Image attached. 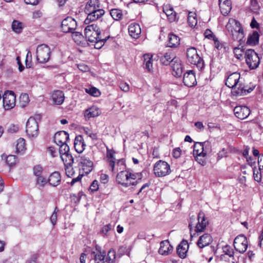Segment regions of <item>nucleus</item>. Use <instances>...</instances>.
<instances>
[{
  "label": "nucleus",
  "instance_id": "f257e3e1",
  "mask_svg": "<svg viewBox=\"0 0 263 263\" xmlns=\"http://www.w3.org/2000/svg\"><path fill=\"white\" fill-rule=\"evenodd\" d=\"M186 55L188 62L194 65H196L199 70H201L204 67V61L198 54L196 49L195 47H190L187 49Z\"/></svg>",
  "mask_w": 263,
  "mask_h": 263
},
{
  "label": "nucleus",
  "instance_id": "f03ea898",
  "mask_svg": "<svg viewBox=\"0 0 263 263\" xmlns=\"http://www.w3.org/2000/svg\"><path fill=\"white\" fill-rule=\"evenodd\" d=\"M84 31L85 37L90 43H94L102 37L99 27L95 24L86 26Z\"/></svg>",
  "mask_w": 263,
  "mask_h": 263
},
{
  "label": "nucleus",
  "instance_id": "7ed1b4c3",
  "mask_svg": "<svg viewBox=\"0 0 263 263\" xmlns=\"http://www.w3.org/2000/svg\"><path fill=\"white\" fill-rule=\"evenodd\" d=\"M36 53L37 61L42 64L46 63L50 59V48L46 44L39 45L36 48Z\"/></svg>",
  "mask_w": 263,
  "mask_h": 263
},
{
  "label": "nucleus",
  "instance_id": "20e7f679",
  "mask_svg": "<svg viewBox=\"0 0 263 263\" xmlns=\"http://www.w3.org/2000/svg\"><path fill=\"white\" fill-rule=\"evenodd\" d=\"M154 174L157 177H164L171 173L170 165L164 161L159 160L154 165Z\"/></svg>",
  "mask_w": 263,
  "mask_h": 263
},
{
  "label": "nucleus",
  "instance_id": "39448f33",
  "mask_svg": "<svg viewBox=\"0 0 263 263\" xmlns=\"http://www.w3.org/2000/svg\"><path fill=\"white\" fill-rule=\"evenodd\" d=\"M247 64L250 69H255L258 67L260 60L258 54L253 49H248L245 52Z\"/></svg>",
  "mask_w": 263,
  "mask_h": 263
},
{
  "label": "nucleus",
  "instance_id": "423d86ee",
  "mask_svg": "<svg viewBox=\"0 0 263 263\" xmlns=\"http://www.w3.org/2000/svg\"><path fill=\"white\" fill-rule=\"evenodd\" d=\"M26 132L30 138L37 137L39 134V124L36 119L30 117L26 123Z\"/></svg>",
  "mask_w": 263,
  "mask_h": 263
},
{
  "label": "nucleus",
  "instance_id": "0eeeda50",
  "mask_svg": "<svg viewBox=\"0 0 263 263\" xmlns=\"http://www.w3.org/2000/svg\"><path fill=\"white\" fill-rule=\"evenodd\" d=\"M77 161L79 163L82 170L86 174H88L92 171L93 163L87 157L85 156H79L77 157Z\"/></svg>",
  "mask_w": 263,
  "mask_h": 263
},
{
  "label": "nucleus",
  "instance_id": "6e6552de",
  "mask_svg": "<svg viewBox=\"0 0 263 263\" xmlns=\"http://www.w3.org/2000/svg\"><path fill=\"white\" fill-rule=\"evenodd\" d=\"M233 245L236 251L241 254L245 253L248 248V241L246 237L243 235L237 236L234 240Z\"/></svg>",
  "mask_w": 263,
  "mask_h": 263
},
{
  "label": "nucleus",
  "instance_id": "1a4fd4ad",
  "mask_svg": "<svg viewBox=\"0 0 263 263\" xmlns=\"http://www.w3.org/2000/svg\"><path fill=\"white\" fill-rule=\"evenodd\" d=\"M3 106L6 110H9L15 105V95L12 91L7 90L3 95Z\"/></svg>",
  "mask_w": 263,
  "mask_h": 263
},
{
  "label": "nucleus",
  "instance_id": "9d476101",
  "mask_svg": "<svg viewBox=\"0 0 263 263\" xmlns=\"http://www.w3.org/2000/svg\"><path fill=\"white\" fill-rule=\"evenodd\" d=\"M76 27L77 22L71 17H67L62 22L61 29L63 32H72Z\"/></svg>",
  "mask_w": 263,
  "mask_h": 263
},
{
  "label": "nucleus",
  "instance_id": "9b49d317",
  "mask_svg": "<svg viewBox=\"0 0 263 263\" xmlns=\"http://www.w3.org/2000/svg\"><path fill=\"white\" fill-rule=\"evenodd\" d=\"M158 57L161 63L164 65H170L172 63L176 62L177 58L172 51L165 53L160 52L158 53Z\"/></svg>",
  "mask_w": 263,
  "mask_h": 263
},
{
  "label": "nucleus",
  "instance_id": "f8f14e48",
  "mask_svg": "<svg viewBox=\"0 0 263 263\" xmlns=\"http://www.w3.org/2000/svg\"><path fill=\"white\" fill-rule=\"evenodd\" d=\"M234 112L236 117L242 120L249 116L250 110L246 106H237L234 108Z\"/></svg>",
  "mask_w": 263,
  "mask_h": 263
},
{
  "label": "nucleus",
  "instance_id": "ddd939ff",
  "mask_svg": "<svg viewBox=\"0 0 263 263\" xmlns=\"http://www.w3.org/2000/svg\"><path fill=\"white\" fill-rule=\"evenodd\" d=\"M105 13V11L102 9H99L94 11L87 12V16L84 21L86 24H89L91 22H93L99 19Z\"/></svg>",
  "mask_w": 263,
  "mask_h": 263
},
{
  "label": "nucleus",
  "instance_id": "4468645a",
  "mask_svg": "<svg viewBox=\"0 0 263 263\" xmlns=\"http://www.w3.org/2000/svg\"><path fill=\"white\" fill-rule=\"evenodd\" d=\"M226 28L230 33H232L234 31H239L240 30L242 31L243 30L239 22L233 18H230L229 20Z\"/></svg>",
  "mask_w": 263,
  "mask_h": 263
},
{
  "label": "nucleus",
  "instance_id": "2eb2a0df",
  "mask_svg": "<svg viewBox=\"0 0 263 263\" xmlns=\"http://www.w3.org/2000/svg\"><path fill=\"white\" fill-rule=\"evenodd\" d=\"M198 222L196 226L195 231L197 233L203 232L206 226L209 224L203 212L201 211L198 213Z\"/></svg>",
  "mask_w": 263,
  "mask_h": 263
},
{
  "label": "nucleus",
  "instance_id": "dca6fc26",
  "mask_svg": "<svg viewBox=\"0 0 263 263\" xmlns=\"http://www.w3.org/2000/svg\"><path fill=\"white\" fill-rule=\"evenodd\" d=\"M183 82L187 87H192L196 84L195 72L193 70H189L184 73Z\"/></svg>",
  "mask_w": 263,
  "mask_h": 263
},
{
  "label": "nucleus",
  "instance_id": "f3484780",
  "mask_svg": "<svg viewBox=\"0 0 263 263\" xmlns=\"http://www.w3.org/2000/svg\"><path fill=\"white\" fill-rule=\"evenodd\" d=\"M173 247L170 244L168 240H164L160 242V247L158 252L162 255H168L172 253Z\"/></svg>",
  "mask_w": 263,
  "mask_h": 263
},
{
  "label": "nucleus",
  "instance_id": "a211bd4d",
  "mask_svg": "<svg viewBox=\"0 0 263 263\" xmlns=\"http://www.w3.org/2000/svg\"><path fill=\"white\" fill-rule=\"evenodd\" d=\"M69 139V134L65 131H60L56 133L54 136V142L58 145L66 143Z\"/></svg>",
  "mask_w": 263,
  "mask_h": 263
},
{
  "label": "nucleus",
  "instance_id": "6ab92c4d",
  "mask_svg": "<svg viewBox=\"0 0 263 263\" xmlns=\"http://www.w3.org/2000/svg\"><path fill=\"white\" fill-rule=\"evenodd\" d=\"M240 78V74L237 72H233L229 75L226 80V85L232 89L237 86Z\"/></svg>",
  "mask_w": 263,
  "mask_h": 263
},
{
  "label": "nucleus",
  "instance_id": "aec40b11",
  "mask_svg": "<svg viewBox=\"0 0 263 263\" xmlns=\"http://www.w3.org/2000/svg\"><path fill=\"white\" fill-rule=\"evenodd\" d=\"M128 172L126 171L121 170L118 173L116 176V181L118 184H120L124 187H128V184L127 181H128Z\"/></svg>",
  "mask_w": 263,
  "mask_h": 263
},
{
  "label": "nucleus",
  "instance_id": "412c9836",
  "mask_svg": "<svg viewBox=\"0 0 263 263\" xmlns=\"http://www.w3.org/2000/svg\"><path fill=\"white\" fill-rule=\"evenodd\" d=\"M189 249L188 242L186 240H182L177 248V253L181 258H184L186 256V253Z\"/></svg>",
  "mask_w": 263,
  "mask_h": 263
},
{
  "label": "nucleus",
  "instance_id": "4be33fe9",
  "mask_svg": "<svg viewBox=\"0 0 263 263\" xmlns=\"http://www.w3.org/2000/svg\"><path fill=\"white\" fill-rule=\"evenodd\" d=\"M49 184L55 187L59 185L61 181V176L60 173L58 171H55L52 173L48 178Z\"/></svg>",
  "mask_w": 263,
  "mask_h": 263
},
{
  "label": "nucleus",
  "instance_id": "5701e85b",
  "mask_svg": "<svg viewBox=\"0 0 263 263\" xmlns=\"http://www.w3.org/2000/svg\"><path fill=\"white\" fill-rule=\"evenodd\" d=\"M86 146L83 137L81 135L77 136L74 139V147L78 153L83 152Z\"/></svg>",
  "mask_w": 263,
  "mask_h": 263
},
{
  "label": "nucleus",
  "instance_id": "b1692460",
  "mask_svg": "<svg viewBox=\"0 0 263 263\" xmlns=\"http://www.w3.org/2000/svg\"><path fill=\"white\" fill-rule=\"evenodd\" d=\"M212 241V237L210 234H204L199 237L197 244L199 248H203L209 246Z\"/></svg>",
  "mask_w": 263,
  "mask_h": 263
},
{
  "label": "nucleus",
  "instance_id": "393cba45",
  "mask_svg": "<svg viewBox=\"0 0 263 263\" xmlns=\"http://www.w3.org/2000/svg\"><path fill=\"white\" fill-rule=\"evenodd\" d=\"M128 32L132 37L135 39L138 38L141 32L139 25L136 23L130 24L128 26Z\"/></svg>",
  "mask_w": 263,
  "mask_h": 263
},
{
  "label": "nucleus",
  "instance_id": "a878e982",
  "mask_svg": "<svg viewBox=\"0 0 263 263\" xmlns=\"http://www.w3.org/2000/svg\"><path fill=\"white\" fill-rule=\"evenodd\" d=\"M219 5L221 13L226 15L231 10V3L230 0H219Z\"/></svg>",
  "mask_w": 263,
  "mask_h": 263
},
{
  "label": "nucleus",
  "instance_id": "bb28decb",
  "mask_svg": "<svg viewBox=\"0 0 263 263\" xmlns=\"http://www.w3.org/2000/svg\"><path fill=\"white\" fill-rule=\"evenodd\" d=\"M175 62L172 63L170 66L173 70V74L176 77H180L183 72L182 66L179 58H177V61Z\"/></svg>",
  "mask_w": 263,
  "mask_h": 263
},
{
  "label": "nucleus",
  "instance_id": "cd10ccee",
  "mask_svg": "<svg viewBox=\"0 0 263 263\" xmlns=\"http://www.w3.org/2000/svg\"><path fill=\"white\" fill-rule=\"evenodd\" d=\"M100 3L99 0H89L85 7L86 13L100 9Z\"/></svg>",
  "mask_w": 263,
  "mask_h": 263
},
{
  "label": "nucleus",
  "instance_id": "c85d7f7f",
  "mask_svg": "<svg viewBox=\"0 0 263 263\" xmlns=\"http://www.w3.org/2000/svg\"><path fill=\"white\" fill-rule=\"evenodd\" d=\"M64 94L62 91H54L52 95V101L57 105L62 104L64 101Z\"/></svg>",
  "mask_w": 263,
  "mask_h": 263
},
{
  "label": "nucleus",
  "instance_id": "c756f323",
  "mask_svg": "<svg viewBox=\"0 0 263 263\" xmlns=\"http://www.w3.org/2000/svg\"><path fill=\"white\" fill-rule=\"evenodd\" d=\"M180 44V39L177 35L170 33L168 35V39L167 46L171 48H175Z\"/></svg>",
  "mask_w": 263,
  "mask_h": 263
},
{
  "label": "nucleus",
  "instance_id": "7c9ffc66",
  "mask_svg": "<svg viewBox=\"0 0 263 263\" xmlns=\"http://www.w3.org/2000/svg\"><path fill=\"white\" fill-rule=\"evenodd\" d=\"M259 35L257 31H254L252 34L248 37L247 44L251 46H255L259 43Z\"/></svg>",
  "mask_w": 263,
  "mask_h": 263
},
{
  "label": "nucleus",
  "instance_id": "2f4dec72",
  "mask_svg": "<svg viewBox=\"0 0 263 263\" xmlns=\"http://www.w3.org/2000/svg\"><path fill=\"white\" fill-rule=\"evenodd\" d=\"M115 154V152L114 150L107 148L106 156L108 159L109 165L111 167L112 171H114L115 167L116 158L114 156Z\"/></svg>",
  "mask_w": 263,
  "mask_h": 263
},
{
  "label": "nucleus",
  "instance_id": "473e14b6",
  "mask_svg": "<svg viewBox=\"0 0 263 263\" xmlns=\"http://www.w3.org/2000/svg\"><path fill=\"white\" fill-rule=\"evenodd\" d=\"M203 143L201 142H196L194 145V152H196V155L199 156L205 157L206 155L203 152Z\"/></svg>",
  "mask_w": 263,
  "mask_h": 263
},
{
  "label": "nucleus",
  "instance_id": "72a5a7b5",
  "mask_svg": "<svg viewBox=\"0 0 263 263\" xmlns=\"http://www.w3.org/2000/svg\"><path fill=\"white\" fill-rule=\"evenodd\" d=\"M144 63L145 65V69L148 71H152L153 63H152V55L149 54H145L143 55Z\"/></svg>",
  "mask_w": 263,
  "mask_h": 263
},
{
  "label": "nucleus",
  "instance_id": "f704fd0d",
  "mask_svg": "<svg viewBox=\"0 0 263 263\" xmlns=\"http://www.w3.org/2000/svg\"><path fill=\"white\" fill-rule=\"evenodd\" d=\"M100 114V109L95 106L91 107L86 110V116L89 118L98 116Z\"/></svg>",
  "mask_w": 263,
  "mask_h": 263
},
{
  "label": "nucleus",
  "instance_id": "c9c22d12",
  "mask_svg": "<svg viewBox=\"0 0 263 263\" xmlns=\"http://www.w3.org/2000/svg\"><path fill=\"white\" fill-rule=\"evenodd\" d=\"M11 28L14 32L19 34L22 32L23 25L22 22L17 20H13L12 23Z\"/></svg>",
  "mask_w": 263,
  "mask_h": 263
},
{
  "label": "nucleus",
  "instance_id": "e433bc0d",
  "mask_svg": "<svg viewBox=\"0 0 263 263\" xmlns=\"http://www.w3.org/2000/svg\"><path fill=\"white\" fill-rule=\"evenodd\" d=\"M60 157L64 162V166L72 165L73 163V158L69 152L66 154L61 155Z\"/></svg>",
  "mask_w": 263,
  "mask_h": 263
},
{
  "label": "nucleus",
  "instance_id": "4c0bfd02",
  "mask_svg": "<svg viewBox=\"0 0 263 263\" xmlns=\"http://www.w3.org/2000/svg\"><path fill=\"white\" fill-rule=\"evenodd\" d=\"M116 252L114 249H110L106 255L105 262L106 263H115Z\"/></svg>",
  "mask_w": 263,
  "mask_h": 263
},
{
  "label": "nucleus",
  "instance_id": "58836bf2",
  "mask_svg": "<svg viewBox=\"0 0 263 263\" xmlns=\"http://www.w3.org/2000/svg\"><path fill=\"white\" fill-rule=\"evenodd\" d=\"M2 159H6V162L10 167L14 166L16 163V157L15 155H10L8 156L4 154L2 155Z\"/></svg>",
  "mask_w": 263,
  "mask_h": 263
},
{
  "label": "nucleus",
  "instance_id": "ea45409f",
  "mask_svg": "<svg viewBox=\"0 0 263 263\" xmlns=\"http://www.w3.org/2000/svg\"><path fill=\"white\" fill-rule=\"evenodd\" d=\"M232 93L235 96L246 95V93H245V86H242L241 85H239V86L237 88L235 86L232 89Z\"/></svg>",
  "mask_w": 263,
  "mask_h": 263
},
{
  "label": "nucleus",
  "instance_id": "a19ab883",
  "mask_svg": "<svg viewBox=\"0 0 263 263\" xmlns=\"http://www.w3.org/2000/svg\"><path fill=\"white\" fill-rule=\"evenodd\" d=\"M25 149V140L22 138H19L16 141V153H19Z\"/></svg>",
  "mask_w": 263,
  "mask_h": 263
},
{
  "label": "nucleus",
  "instance_id": "79ce46f5",
  "mask_svg": "<svg viewBox=\"0 0 263 263\" xmlns=\"http://www.w3.org/2000/svg\"><path fill=\"white\" fill-rule=\"evenodd\" d=\"M110 14L114 20L119 21L122 16V11L118 9H112L110 11Z\"/></svg>",
  "mask_w": 263,
  "mask_h": 263
},
{
  "label": "nucleus",
  "instance_id": "37998d69",
  "mask_svg": "<svg viewBox=\"0 0 263 263\" xmlns=\"http://www.w3.org/2000/svg\"><path fill=\"white\" fill-rule=\"evenodd\" d=\"M163 12L166 14L171 21H174L175 20L176 13L174 11L173 8H170V9H167L166 7L165 8H164Z\"/></svg>",
  "mask_w": 263,
  "mask_h": 263
},
{
  "label": "nucleus",
  "instance_id": "c03bdc74",
  "mask_svg": "<svg viewBox=\"0 0 263 263\" xmlns=\"http://www.w3.org/2000/svg\"><path fill=\"white\" fill-rule=\"evenodd\" d=\"M109 37V36H105L103 37H101V39H98L96 42H94V47L96 49H100L105 44V42Z\"/></svg>",
  "mask_w": 263,
  "mask_h": 263
},
{
  "label": "nucleus",
  "instance_id": "a18cd8bd",
  "mask_svg": "<svg viewBox=\"0 0 263 263\" xmlns=\"http://www.w3.org/2000/svg\"><path fill=\"white\" fill-rule=\"evenodd\" d=\"M36 184L40 187H44L47 183H48V179H46L42 175L36 177Z\"/></svg>",
  "mask_w": 263,
  "mask_h": 263
},
{
  "label": "nucleus",
  "instance_id": "49530a36",
  "mask_svg": "<svg viewBox=\"0 0 263 263\" xmlns=\"http://www.w3.org/2000/svg\"><path fill=\"white\" fill-rule=\"evenodd\" d=\"M231 34L234 40L241 41L242 39L244 37L243 29L242 30V31L241 30H240L239 31H234V32Z\"/></svg>",
  "mask_w": 263,
  "mask_h": 263
},
{
  "label": "nucleus",
  "instance_id": "de8ad7c7",
  "mask_svg": "<svg viewBox=\"0 0 263 263\" xmlns=\"http://www.w3.org/2000/svg\"><path fill=\"white\" fill-rule=\"evenodd\" d=\"M20 99V103L22 107H25L29 101V96L27 93L22 94Z\"/></svg>",
  "mask_w": 263,
  "mask_h": 263
},
{
  "label": "nucleus",
  "instance_id": "09e8293b",
  "mask_svg": "<svg viewBox=\"0 0 263 263\" xmlns=\"http://www.w3.org/2000/svg\"><path fill=\"white\" fill-rule=\"evenodd\" d=\"M60 156L69 152V147L67 143L58 145Z\"/></svg>",
  "mask_w": 263,
  "mask_h": 263
},
{
  "label": "nucleus",
  "instance_id": "8fccbe9b",
  "mask_svg": "<svg viewBox=\"0 0 263 263\" xmlns=\"http://www.w3.org/2000/svg\"><path fill=\"white\" fill-rule=\"evenodd\" d=\"M43 172V167L40 165H36L33 167V175L36 177L42 175Z\"/></svg>",
  "mask_w": 263,
  "mask_h": 263
},
{
  "label": "nucleus",
  "instance_id": "3c124183",
  "mask_svg": "<svg viewBox=\"0 0 263 263\" xmlns=\"http://www.w3.org/2000/svg\"><path fill=\"white\" fill-rule=\"evenodd\" d=\"M85 91L87 93L94 97H98L100 95L99 89L94 87L86 88Z\"/></svg>",
  "mask_w": 263,
  "mask_h": 263
},
{
  "label": "nucleus",
  "instance_id": "603ef678",
  "mask_svg": "<svg viewBox=\"0 0 263 263\" xmlns=\"http://www.w3.org/2000/svg\"><path fill=\"white\" fill-rule=\"evenodd\" d=\"M223 252L225 254L228 255L230 257H233L234 252L233 249H232L230 246L226 245L223 248Z\"/></svg>",
  "mask_w": 263,
  "mask_h": 263
},
{
  "label": "nucleus",
  "instance_id": "864d4df0",
  "mask_svg": "<svg viewBox=\"0 0 263 263\" xmlns=\"http://www.w3.org/2000/svg\"><path fill=\"white\" fill-rule=\"evenodd\" d=\"M65 173L67 177H71L74 172L73 171V169L72 167V165H68L67 166H65Z\"/></svg>",
  "mask_w": 263,
  "mask_h": 263
},
{
  "label": "nucleus",
  "instance_id": "5fc2aeb1",
  "mask_svg": "<svg viewBox=\"0 0 263 263\" xmlns=\"http://www.w3.org/2000/svg\"><path fill=\"white\" fill-rule=\"evenodd\" d=\"M112 229V226L111 224L109 223L104 226L101 229V233L104 235H107L108 232L111 231Z\"/></svg>",
  "mask_w": 263,
  "mask_h": 263
},
{
  "label": "nucleus",
  "instance_id": "6e6d98bb",
  "mask_svg": "<svg viewBox=\"0 0 263 263\" xmlns=\"http://www.w3.org/2000/svg\"><path fill=\"white\" fill-rule=\"evenodd\" d=\"M99 189V184L98 182L96 180L93 181V182L91 183L90 187H89V190L91 192H95L98 190Z\"/></svg>",
  "mask_w": 263,
  "mask_h": 263
},
{
  "label": "nucleus",
  "instance_id": "4d7b16f0",
  "mask_svg": "<svg viewBox=\"0 0 263 263\" xmlns=\"http://www.w3.org/2000/svg\"><path fill=\"white\" fill-rule=\"evenodd\" d=\"M205 37L209 39L214 40L216 37L213 34L212 31L210 29H206L204 32Z\"/></svg>",
  "mask_w": 263,
  "mask_h": 263
},
{
  "label": "nucleus",
  "instance_id": "13d9d810",
  "mask_svg": "<svg viewBox=\"0 0 263 263\" xmlns=\"http://www.w3.org/2000/svg\"><path fill=\"white\" fill-rule=\"evenodd\" d=\"M172 155L175 158H178L181 155V150L179 147H176L173 151Z\"/></svg>",
  "mask_w": 263,
  "mask_h": 263
},
{
  "label": "nucleus",
  "instance_id": "bf43d9fd",
  "mask_svg": "<svg viewBox=\"0 0 263 263\" xmlns=\"http://www.w3.org/2000/svg\"><path fill=\"white\" fill-rule=\"evenodd\" d=\"M18 130V126L16 125L11 124L8 129L9 133L13 134L17 132Z\"/></svg>",
  "mask_w": 263,
  "mask_h": 263
},
{
  "label": "nucleus",
  "instance_id": "052dcab7",
  "mask_svg": "<svg viewBox=\"0 0 263 263\" xmlns=\"http://www.w3.org/2000/svg\"><path fill=\"white\" fill-rule=\"evenodd\" d=\"M251 8L253 11H257L259 9V5L256 0H251Z\"/></svg>",
  "mask_w": 263,
  "mask_h": 263
},
{
  "label": "nucleus",
  "instance_id": "680f3d73",
  "mask_svg": "<svg viewBox=\"0 0 263 263\" xmlns=\"http://www.w3.org/2000/svg\"><path fill=\"white\" fill-rule=\"evenodd\" d=\"M78 68L79 69L83 72H86L89 71V67L84 64H79L78 65Z\"/></svg>",
  "mask_w": 263,
  "mask_h": 263
},
{
  "label": "nucleus",
  "instance_id": "e2e57ef3",
  "mask_svg": "<svg viewBox=\"0 0 263 263\" xmlns=\"http://www.w3.org/2000/svg\"><path fill=\"white\" fill-rule=\"evenodd\" d=\"M57 220V213L55 212V210L53 212L52 215L51 216L50 221H51V223H52V224L53 226H54L56 224Z\"/></svg>",
  "mask_w": 263,
  "mask_h": 263
},
{
  "label": "nucleus",
  "instance_id": "0e129e2a",
  "mask_svg": "<svg viewBox=\"0 0 263 263\" xmlns=\"http://www.w3.org/2000/svg\"><path fill=\"white\" fill-rule=\"evenodd\" d=\"M38 257L37 254H34L31 256L30 258L27 261V263H36V259Z\"/></svg>",
  "mask_w": 263,
  "mask_h": 263
},
{
  "label": "nucleus",
  "instance_id": "69168bd1",
  "mask_svg": "<svg viewBox=\"0 0 263 263\" xmlns=\"http://www.w3.org/2000/svg\"><path fill=\"white\" fill-rule=\"evenodd\" d=\"M253 177H254V180L256 181H257L258 182H259L261 181V176L260 173H259L258 172H257L256 173L255 172V170L254 169L253 170Z\"/></svg>",
  "mask_w": 263,
  "mask_h": 263
},
{
  "label": "nucleus",
  "instance_id": "338daca9",
  "mask_svg": "<svg viewBox=\"0 0 263 263\" xmlns=\"http://www.w3.org/2000/svg\"><path fill=\"white\" fill-rule=\"evenodd\" d=\"M116 165L121 166L119 168L120 170H124L125 167V160L123 159L118 160Z\"/></svg>",
  "mask_w": 263,
  "mask_h": 263
},
{
  "label": "nucleus",
  "instance_id": "774afa93",
  "mask_svg": "<svg viewBox=\"0 0 263 263\" xmlns=\"http://www.w3.org/2000/svg\"><path fill=\"white\" fill-rule=\"evenodd\" d=\"M258 164L259 166V170L263 169V155H260L258 157Z\"/></svg>",
  "mask_w": 263,
  "mask_h": 263
}]
</instances>
